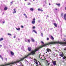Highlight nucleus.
Returning a JSON list of instances; mask_svg holds the SVG:
<instances>
[{
	"mask_svg": "<svg viewBox=\"0 0 66 66\" xmlns=\"http://www.w3.org/2000/svg\"><path fill=\"white\" fill-rule=\"evenodd\" d=\"M35 60H36V59H34Z\"/></svg>",
	"mask_w": 66,
	"mask_h": 66,
	"instance_id": "58",
	"label": "nucleus"
},
{
	"mask_svg": "<svg viewBox=\"0 0 66 66\" xmlns=\"http://www.w3.org/2000/svg\"><path fill=\"white\" fill-rule=\"evenodd\" d=\"M51 66H52V64L51 65Z\"/></svg>",
	"mask_w": 66,
	"mask_h": 66,
	"instance_id": "57",
	"label": "nucleus"
},
{
	"mask_svg": "<svg viewBox=\"0 0 66 66\" xmlns=\"http://www.w3.org/2000/svg\"><path fill=\"white\" fill-rule=\"evenodd\" d=\"M53 24L55 27H57V24L56 23H54Z\"/></svg>",
	"mask_w": 66,
	"mask_h": 66,
	"instance_id": "10",
	"label": "nucleus"
},
{
	"mask_svg": "<svg viewBox=\"0 0 66 66\" xmlns=\"http://www.w3.org/2000/svg\"><path fill=\"white\" fill-rule=\"evenodd\" d=\"M57 44H59L62 46H66V42H56Z\"/></svg>",
	"mask_w": 66,
	"mask_h": 66,
	"instance_id": "3",
	"label": "nucleus"
},
{
	"mask_svg": "<svg viewBox=\"0 0 66 66\" xmlns=\"http://www.w3.org/2000/svg\"><path fill=\"white\" fill-rule=\"evenodd\" d=\"M30 10L31 11H33L34 10V9L32 8H31L30 9Z\"/></svg>",
	"mask_w": 66,
	"mask_h": 66,
	"instance_id": "21",
	"label": "nucleus"
},
{
	"mask_svg": "<svg viewBox=\"0 0 66 66\" xmlns=\"http://www.w3.org/2000/svg\"><path fill=\"white\" fill-rule=\"evenodd\" d=\"M13 10L14 12H13V14H15V13H16V9H13Z\"/></svg>",
	"mask_w": 66,
	"mask_h": 66,
	"instance_id": "9",
	"label": "nucleus"
},
{
	"mask_svg": "<svg viewBox=\"0 0 66 66\" xmlns=\"http://www.w3.org/2000/svg\"><path fill=\"white\" fill-rule=\"evenodd\" d=\"M41 53H40L39 55V57L40 58V55H41Z\"/></svg>",
	"mask_w": 66,
	"mask_h": 66,
	"instance_id": "31",
	"label": "nucleus"
},
{
	"mask_svg": "<svg viewBox=\"0 0 66 66\" xmlns=\"http://www.w3.org/2000/svg\"><path fill=\"white\" fill-rule=\"evenodd\" d=\"M14 38H16V36H14Z\"/></svg>",
	"mask_w": 66,
	"mask_h": 66,
	"instance_id": "35",
	"label": "nucleus"
},
{
	"mask_svg": "<svg viewBox=\"0 0 66 66\" xmlns=\"http://www.w3.org/2000/svg\"><path fill=\"white\" fill-rule=\"evenodd\" d=\"M41 35L42 36H43V33H41Z\"/></svg>",
	"mask_w": 66,
	"mask_h": 66,
	"instance_id": "30",
	"label": "nucleus"
},
{
	"mask_svg": "<svg viewBox=\"0 0 66 66\" xmlns=\"http://www.w3.org/2000/svg\"><path fill=\"white\" fill-rule=\"evenodd\" d=\"M25 41L26 42H27V39H25Z\"/></svg>",
	"mask_w": 66,
	"mask_h": 66,
	"instance_id": "40",
	"label": "nucleus"
},
{
	"mask_svg": "<svg viewBox=\"0 0 66 66\" xmlns=\"http://www.w3.org/2000/svg\"><path fill=\"white\" fill-rule=\"evenodd\" d=\"M49 64H50V63H48V65H49Z\"/></svg>",
	"mask_w": 66,
	"mask_h": 66,
	"instance_id": "50",
	"label": "nucleus"
},
{
	"mask_svg": "<svg viewBox=\"0 0 66 66\" xmlns=\"http://www.w3.org/2000/svg\"><path fill=\"white\" fill-rule=\"evenodd\" d=\"M24 15L25 16H26V14H24Z\"/></svg>",
	"mask_w": 66,
	"mask_h": 66,
	"instance_id": "45",
	"label": "nucleus"
},
{
	"mask_svg": "<svg viewBox=\"0 0 66 66\" xmlns=\"http://www.w3.org/2000/svg\"><path fill=\"white\" fill-rule=\"evenodd\" d=\"M41 65V64H40V62H39V66L40 65Z\"/></svg>",
	"mask_w": 66,
	"mask_h": 66,
	"instance_id": "32",
	"label": "nucleus"
},
{
	"mask_svg": "<svg viewBox=\"0 0 66 66\" xmlns=\"http://www.w3.org/2000/svg\"><path fill=\"white\" fill-rule=\"evenodd\" d=\"M28 42L29 43H30V39H29L28 40Z\"/></svg>",
	"mask_w": 66,
	"mask_h": 66,
	"instance_id": "25",
	"label": "nucleus"
},
{
	"mask_svg": "<svg viewBox=\"0 0 66 66\" xmlns=\"http://www.w3.org/2000/svg\"><path fill=\"white\" fill-rule=\"evenodd\" d=\"M33 0V1H35V0Z\"/></svg>",
	"mask_w": 66,
	"mask_h": 66,
	"instance_id": "59",
	"label": "nucleus"
},
{
	"mask_svg": "<svg viewBox=\"0 0 66 66\" xmlns=\"http://www.w3.org/2000/svg\"><path fill=\"white\" fill-rule=\"evenodd\" d=\"M44 59L45 60V59H46V57H44Z\"/></svg>",
	"mask_w": 66,
	"mask_h": 66,
	"instance_id": "43",
	"label": "nucleus"
},
{
	"mask_svg": "<svg viewBox=\"0 0 66 66\" xmlns=\"http://www.w3.org/2000/svg\"><path fill=\"white\" fill-rule=\"evenodd\" d=\"M35 26H34L32 27V28L33 29H35Z\"/></svg>",
	"mask_w": 66,
	"mask_h": 66,
	"instance_id": "28",
	"label": "nucleus"
},
{
	"mask_svg": "<svg viewBox=\"0 0 66 66\" xmlns=\"http://www.w3.org/2000/svg\"><path fill=\"white\" fill-rule=\"evenodd\" d=\"M27 57L28 56L27 55L26 56H25V57H23V58L21 59L20 60L16 61L15 62H11L8 63H6L4 65L3 64L0 65V66H8L10 65L14 64H15V63H19V62H20L21 61L24 60V59H27Z\"/></svg>",
	"mask_w": 66,
	"mask_h": 66,
	"instance_id": "2",
	"label": "nucleus"
},
{
	"mask_svg": "<svg viewBox=\"0 0 66 66\" xmlns=\"http://www.w3.org/2000/svg\"><path fill=\"white\" fill-rule=\"evenodd\" d=\"M1 58H2V60H3V57H2Z\"/></svg>",
	"mask_w": 66,
	"mask_h": 66,
	"instance_id": "44",
	"label": "nucleus"
},
{
	"mask_svg": "<svg viewBox=\"0 0 66 66\" xmlns=\"http://www.w3.org/2000/svg\"><path fill=\"white\" fill-rule=\"evenodd\" d=\"M63 13H62L61 14V16H63Z\"/></svg>",
	"mask_w": 66,
	"mask_h": 66,
	"instance_id": "23",
	"label": "nucleus"
},
{
	"mask_svg": "<svg viewBox=\"0 0 66 66\" xmlns=\"http://www.w3.org/2000/svg\"><path fill=\"white\" fill-rule=\"evenodd\" d=\"M21 27L22 28H23V26H21Z\"/></svg>",
	"mask_w": 66,
	"mask_h": 66,
	"instance_id": "27",
	"label": "nucleus"
},
{
	"mask_svg": "<svg viewBox=\"0 0 66 66\" xmlns=\"http://www.w3.org/2000/svg\"><path fill=\"white\" fill-rule=\"evenodd\" d=\"M64 56V54H61L60 55V56H61V57H63Z\"/></svg>",
	"mask_w": 66,
	"mask_h": 66,
	"instance_id": "16",
	"label": "nucleus"
},
{
	"mask_svg": "<svg viewBox=\"0 0 66 66\" xmlns=\"http://www.w3.org/2000/svg\"><path fill=\"white\" fill-rule=\"evenodd\" d=\"M46 56H48V54H47L46 55Z\"/></svg>",
	"mask_w": 66,
	"mask_h": 66,
	"instance_id": "52",
	"label": "nucleus"
},
{
	"mask_svg": "<svg viewBox=\"0 0 66 66\" xmlns=\"http://www.w3.org/2000/svg\"><path fill=\"white\" fill-rule=\"evenodd\" d=\"M57 44L56 42H50L44 44V45L38 47V48L35 49L34 51H32L30 53H29V54L27 55V56L28 57V56H29V55H34V54H35V52H36V51H37L39 50V49L42 48H43V47H45V46H46L48 45H53V44Z\"/></svg>",
	"mask_w": 66,
	"mask_h": 66,
	"instance_id": "1",
	"label": "nucleus"
},
{
	"mask_svg": "<svg viewBox=\"0 0 66 66\" xmlns=\"http://www.w3.org/2000/svg\"><path fill=\"white\" fill-rule=\"evenodd\" d=\"M46 51L48 52H51V51L49 48H47L46 49Z\"/></svg>",
	"mask_w": 66,
	"mask_h": 66,
	"instance_id": "6",
	"label": "nucleus"
},
{
	"mask_svg": "<svg viewBox=\"0 0 66 66\" xmlns=\"http://www.w3.org/2000/svg\"><path fill=\"white\" fill-rule=\"evenodd\" d=\"M41 59H42V60H44V59H42V57H41Z\"/></svg>",
	"mask_w": 66,
	"mask_h": 66,
	"instance_id": "41",
	"label": "nucleus"
},
{
	"mask_svg": "<svg viewBox=\"0 0 66 66\" xmlns=\"http://www.w3.org/2000/svg\"><path fill=\"white\" fill-rule=\"evenodd\" d=\"M7 10V7H5L4 8V10Z\"/></svg>",
	"mask_w": 66,
	"mask_h": 66,
	"instance_id": "12",
	"label": "nucleus"
},
{
	"mask_svg": "<svg viewBox=\"0 0 66 66\" xmlns=\"http://www.w3.org/2000/svg\"><path fill=\"white\" fill-rule=\"evenodd\" d=\"M56 61H54L53 62V64L54 66H55H55H56Z\"/></svg>",
	"mask_w": 66,
	"mask_h": 66,
	"instance_id": "5",
	"label": "nucleus"
},
{
	"mask_svg": "<svg viewBox=\"0 0 66 66\" xmlns=\"http://www.w3.org/2000/svg\"><path fill=\"white\" fill-rule=\"evenodd\" d=\"M39 66H42V65L41 64L40 65H39Z\"/></svg>",
	"mask_w": 66,
	"mask_h": 66,
	"instance_id": "53",
	"label": "nucleus"
},
{
	"mask_svg": "<svg viewBox=\"0 0 66 66\" xmlns=\"http://www.w3.org/2000/svg\"><path fill=\"white\" fill-rule=\"evenodd\" d=\"M44 56V55H43V56Z\"/></svg>",
	"mask_w": 66,
	"mask_h": 66,
	"instance_id": "61",
	"label": "nucleus"
},
{
	"mask_svg": "<svg viewBox=\"0 0 66 66\" xmlns=\"http://www.w3.org/2000/svg\"><path fill=\"white\" fill-rule=\"evenodd\" d=\"M0 47H2V45H0Z\"/></svg>",
	"mask_w": 66,
	"mask_h": 66,
	"instance_id": "51",
	"label": "nucleus"
},
{
	"mask_svg": "<svg viewBox=\"0 0 66 66\" xmlns=\"http://www.w3.org/2000/svg\"><path fill=\"white\" fill-rule=\"evenodd\" d=\"M30 3H28V5H30Z\"/></svg>",
	"mask_w": 66,
	"mask_h": 66,
	"instance_id": "36",
	"label": "nucleus"
},
{
	"mask_svg": "<svg viewBox=\"0 0 66 66\" xmlns=\"http://www.w3.org/2000/svg\"><path fill=\"white\" fill-rule=\"evenodd\" d=\"M63 60H65V59H66V57L64 56L63 58Z\"/></svg>",
	"mask_w": 66,
	"mask_h": 66,
	"instance_id": "14",
	"label": "nucleus"
},
{
	"mask_svg": "<svg viewBox=\"0 0 66 66\" xmlns=\"http://www.w3.org/2000/svg\"><path fill=\"white\" fill-rule=\"evenodd\" d=\"M55 10H57V9H55Z\"/></svg>",
	"mask_w": 66,
	"mask_h": 66,
	"instance_id": "54",
	"label": "nucleus"
},
{
	"mask_svg": "<svg viewBox=\"0 0 66 66\" xmlns=\"http://www.w3.org/2000/svg\"><path fill=\"white\" fill-rule=\"evenodd\" d=\"M35 63L37 65H36L37 66H39L38 65V62H37V61Z\"/></svg>",
	"mask_w": 66,
	"mask_h": 66,
	"instance_id": "17",
	"label": "nucleus"
},
{
	"mask_svg": "<svg viewBox=\"0 0 66 66\" xmlns=\"http://www.w3.org/2000/svg\"><path fill=\"white\" fill-rule=\"evenodd\" d=\"M41 10V9H38V11H40Z\"/></svg>",
	"mask_w": 66,
	"mask_h": 66,
	"instance_id": "26",
	"label": "nucleus"
},
{
	"mask_svg": "<svg viewBox=\"0 0 66 66\" xmlns=\"http://www.w3.org/2000/svg\"><path fill=\"white\" fill-rule=\"evenodd\" d=\"M13 2H12L10 3L11 4H13Z\"/></svg>",
	"mask_w": 66,
	"mask_h": 66,
	"instance_id": "33",
	"label": "nucleus"
},
{
	"mask_svg": "<svg viewBox=\"0 0 66 66\" xmlns=\"http://www.w3.org/2000/svg\"><path fill=\"white\" fill-rule=\"evenodd\" d=\"M46 53H47V52H46Z\"/></svg>",
	"mask_w": 66,
	"mask_h": 66,
	"instance_id": "60",
	"label": "nucleus"
},
{
	"mask_svg": "<svg viewBox=\"0 0 66 66\" xmlns=\"http://www.w3.org/2000/svg\"><path fill=\"white\" fill-rule=\"evenodd\" d=\"M64 50H66V47H65L64 48Z\"/></svg>",
	"mask_w": 66,
	"mask_h": 66,
	"instance_id": "38",
	"label": "nucleus"
},
{
	"mask_svg": "<svg viewBox=\"0 0 66 66\" xmlns=\"http://www.w3.org/2000/svg\"><path fill=\"white\" fill-rule=\"evenodd\" d=\"M31 48L30 47H29L28 48V50L29 51H31Z\"/></svg>",
	"mask_w": 66,
	"mask_h": 66,
	"instance_id": "7",
	"label": "nucleus"
},
{
	"mask_svg": "<svg viewBox=\"0 0 66 66\" xmlns=\"http://www.w3.org/2000/svg\"><path fill=\"white\" fill-rule=\"evenodd\" d=\"M4 22H5L4 21V22H3V23H4Z\"/></svg>",
	"mask_w": 66,
	"mask_h": 66,
	"instance_id": "47",
	"label": "nucleus"
},
{
	"mask_svg": "<svg viewBox=\"0 0 66 66\" xmlns=\"http://www.w3.org/2000/svg\"><path fill=\"white\" fill-rule=\"evenodd\" d=\"M33 31L35 33H36V34H37V32L35 30H33Z\"/></svg>",
	"mask_w": 66,
	"mask_h": 66,
	"instance_id": "13",
	"label": "nucleus"
},
{
	"mask_svg": "<svg viewBox=\"0 0 66 66\" xmlns=\"http://www.w3.org/2000/svg\"><path fill=\"white\" fill-rule=\"evenodd\" d=\"M0 57L1 58L2 57V56H1V55H0Z\"/></svg>",
	"mask_w": 66,
	"mask_h": 66,
	"instance_id": "42",
	"label": "nucleus"
},
{
	"mask_svg": "<svg viewBox=\"0 0 66 66\" xmlns=\"http://www.w3.org/2000/svg\"><path fill=\"white\" fill-rule=\"evenodd\" d=\"M16 29L18 31H20V28H16Z\"/></svg>",
	"mask_w": 66,
	"mask_h": 66,
	"instance_id": "24",
	"label": "nucleus"
},
{
	"mask_svg": "<svg viewBox=\"0 0 66 66\" xmlns=\"http://www.w3.org/2000/svg\"><path fill=\"white\" fill-rule=\"evenodd\" d=\"M51 39H52V40H53V39H54V38H53V37L52 36H51Z\"/></svg>",
	"mask_w": 66,
	"mask_h": 66,
	"instance_id": "15",
	"label": "nucleus"
},
{
	"mask_svg": "<svg viewBox=\"0 0 66 66\" xmlns=\"http://www.w3.org/2000/svg\"><path fill=\"white\" fill-rule=\"evenodd\" d=\"M6 60L7 61V58H6Z\"/></svg>",
	"mask_w": 66,
	"mask_h": 66,
	"instance_id": "49",
	"label": "nucleus"
},
{
	"mask_svg": "<svg viewBox=\"0 0 66 66\" xmlns=\"http://www.w3.org/2000/svg\"><path fill=\"white\" fill-rule=\"evenodd\" d=\"M7 35H10V36H12V35L10 33H8Z\"/></svg>",
	"mask_w": 66,
	"mask_h": 66,
	"instance_id": "22",
	"label": "nucleus"
},
{
	"mask_svg": "<svg viewBox=\"0 0 66 66\" xmlns=\"http://www.w3.org/2000/svg\"><path fill=\"white\" fill-rule=\"evenodd\" d=\"M66 14H65L64 16V19H65V20H66Z\"/></svg>",
	"mask_w": 66,
	"mask_h": 66,
	"instance_id": "11",
	"label": "nucleus"
},
{
	"mask_svg": "<svg viewBox=\"0 0 66 66\" xmlns=\"http://www.w3.org/2000/svg\"><path fill=\"white\" fill-rule=\"evenodd\" d=\"M10 53H11V55H14V53L13 52L11 51Z\"/></svg>",
	"mask_w": 66,
	"mask_h": 66,
	"instance_id": "8",
	"label": "nucleus"
},
{
	"mask_svg": "<svg viewBox=\"0 0 66 66\" xmlns=\"http://www.w3.org/2000/svg\"><path fill=\"white\" fill-rule=\"evenodd\" d=\"M4 14V12L3 13H2V15H3Z\"/></svg>",
	"mask_w": 66,
	"mask_h": 66,
	"instance_id": "39",
	"label": "nucleus"
},
{
	"mask_svg": "<svg viewBox=\"0 0 66 66\" xmlns=\"http://www.w3.org/2000/svg\"><path fill=\"white\" fill-rule=\"evenodd\" d=\"M49 5H51V4H50V3H49Z\"/></svg>",
	"mask_w": 66,
	"mask_h": 66,
	"instance_id": "46",
	"label": "nucleus"
},
{
	"mask_svg": "<svg viewBox=\"0 0 66 66\" xmlns=\"http://www.w3.org/2000/svg\"><path fill=\"white\" fill-rule=\"evenodd\" d=\"M65 40H64V41H65Z\"/></svg>",
	"mask_w": 66,
	"mask_h": 66,
	"instance_id": "55",
	"label": "nucleus"
},
{
	"mask_svg": "<svg viewBox=\"0 0 66 66\" xmlns=\"http://www.w3.org/2000/svg\"><path fill=\"white\" fill-rule=\"evenodd\" d=\"M3 40V38H1L0 39V42H1V41H2V40Z\"/></svg>",
	"mask_w": 66,
	"mask_h": 66,
	"instance_id": "19",
	"label": "nucleus"
},
{
	"mask_svg": "<svg viewBox=\"0 0 66 66\" xmlns=\"http://www.w3.org/2000/svg\"><path fill=\"white\" fill-rule=\"evenodd\" d=\"M35 18H34L33 21H32V23L33 24H35Z\"/></svg>",
	"mask_w": 66,
	"mask_h": 66,
	"instance_id": "4",
	"label": "nucleus"
},
{
	"mask_svg": "<svg viewBox=\"0 0 66 66\" xmlns=\"http://www.w3.org/2000/svg\"><path fill=\"white\" fill-rule=\"evenodd\" d=\"M47 40H49V38H47Z\"/></svg>",
	"mask_w": 66,
	"mask_h": 66,
	"instance_id": "34",
	"label": "nucleus"
},
{
	"mask_svg": "<svg viewBox=\"0 0 66 66\" xmlns=\"http://www.w3.org/2000/svg\"><path fill=\"white\" fill-rule=\"evenodd\" d=\"M40 11H41V12H43V10H40Z\"/></svg>",
	"mask_w": 66,
	"mask_h": 66,
	"instance_id": "37",
	"label": "nucleus"
},
{
	"mask_svg": "<svg viewBox=\"0 0 66 66\" xmlns=\"http://www.w3.org/2000/svg\"><path fill=\"white\" fill-rule=\"evenodd\" d=\"M31 41H32V42H34L35 41L34 39H33V38H31Z\"/></svg>",
	"mask_w": 66,
	"mask_h": 66,
	"instance_id": "18",
	"label": "nucleus"
},
{
	"mask_svg": "<svg viewBox=\"0 0 66 66\" xmlns=\"http://www.w3.org/2000/svg\"><path fill=\"white\" fill-rule=\"evenodd\" d=\"M56 5H58V6H60L61 4L60 3H59V4L56 3Z\"/></svg>",
	"mask_w": 66,
	"mask_h": 66,
	"instance_id": "20",
	"label": "nucleus"
},
{
	"mask_svg": "<svg viewBox=\"0 0 66 66\" xmlns=\"http://www.w3.org/2000/svg\"><path fill=\"white\" fill-rule=\"evenodd\" d=\"M47 17H49V16L47 15Z\"/></svg>",
	"mask_w": 66,
	"mask_h": 66,
	"instance_id": "56",
	"label": "nucleus"
},
{
	"mask_svg": "<svg viewBox=\"0 0 66 66\" xmlns=\"http://www.w3.org/2000/svg\"><path fill=\"white\" fill-rule=\"evenodd\" d=\"M41 43H42V44H44V42H43L42 41H41Z\"/></svg>",
	"mask_w": 66,
	"mask_h": 66,
	"instance_id": "29",
	"label": "nucleus"
},
{
	"mask_svg": "<svg viewBox=\"0 0 66 66\" xmlns=\"http://www.w3.org/2000/svg\"><path fill=\"white\" fill-rule=\"evenodd\" d=\"M25 1H27V0H24Z\"/></svg>",
	"mask_w": 66,
	"mask_h": 66,
	"instance_id": "48",
	"label": "nucleus"
}]
</instances>
